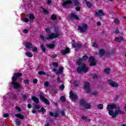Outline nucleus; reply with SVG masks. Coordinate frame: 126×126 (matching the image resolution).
Wrapping results in <instances>:
<instances>
[{"instance_id": "obj_1", "label": "nucleus", "mask_w": 126, "mask_h": 126, "mask_svg": "<svg viewBox=\"0 0 126 126\" xmlns=\"http://www.w3.org/2000/svg\"><path fill=\"white\" fill-rule=\"evenodd\" d=\"M107 109L109 115L111 116L113 119H116L118 116L117 115H123L124 114V112L122 111L121 108L117 107V105L115 104L107 105Z\"/></svg>"}, {"instance_id": "obj_2", "label": "nucleus", "mask_w": 126, "mask_h": 126, "mask_svg": "<svg viewBox=\"0 0 126 126\" xmlns=\"http://www.w3.org/2000/svg\"><path fill=\"white\" fill-rule=\"evenodd\" d=\"M23 75L22 73L16 72L14 74V75L12 77V82H11V85L15 89H17L18 92L20 91V88H21V84L17 82L18 77H21Z\"/></svg>"}, {"instance_id": "obj_3", "label": "nucleus", "mask_w": 126, "mask_h": 126, "mask_svg": "<svg viewBox=\"0 0 126 126\" xmlns=\"http://www.w3.org/2000/svg\"><path fill=\"white\" fill-rule=\"evenodd\" d=\"M45 32L48 35V37L46 38V40H53V39H57V38H59L60 36H61V33L59 32L57 33H51V29L49 28H46L45 29Z\"/></svg>"}, {"instance_id": "obj_4", "label": "nucleus", "mask_w": 126, "mask_h": 126, "mask_svg": "<svg viewBox=\"0 0 126 126\" xmlns=\"http://www.w3.org/2000/svg\"><path fill=\"white\" fill-rule=\"evenodd\" d=\"M77 63L79 66L77 68V72L82 74V72H88L89 69L86 66V64L83 63L77 62Z\"/></svg>"}, {"instance_id": "obj_5", "label": "nucleus", "mask_w": 126, "mask_h": 126, "mask_svg": "<svg viewBox=\"0 0 126 126\" xmlns=\"http://www.w3.org/2000/svg\"><path fill=\"white\" fill-rule=\"evenodd\" d=\"M88 29V25L86 24H82V26H79L78 27V30L80 31L81 33H85Z\"/></svg>"}, {"instance_id": "obj_6", "label": "nucleus", "mask_w": 126, "mask_h": 126, "mask_svg": "<svg viewBox=\"0 0 126 126\" xmlns=\"http://www.w3.org/2000/svg\"><path fill=\"white\" fill-rule=\"evenodd\" d=\"M39 98H40L41 101H42V102L45 103V104H46V105H50V101H49V100L48 99H47V98H46V97H45L43 92L40 93L39 94Z\"/></svg>"}, {"instance_id": "obj_7", "label": "nucleus", "mask_w": 126, "mask_h": 126, "mask_svg": "<svg viewBox=\"0 0 126 126\" xmlns=\"http://www.w3.org/2000/svg\"><path fill=\"white\" fill-rule=\"evenodd\" d=\"M72 41L74 43H72V47H73V48H75L76 50H79V49H81L83 47V45L81 43L75 42V40L74 39Z\"/></svg>"}, {"instance_id": "obj_8", "label": "nucleus", "mask_w": 126, "mask_h": 126, "mask_svg": "<svg viewBox=\"0 0 126 126\" xmlns=\"http://www.w3.org/2000/svg\"><path fill=\"white\" fill-rule=\"evenodd\" d=\"M89 63H90V66H95L97 64V62L95 61L94 57H90L89 58Z\"/></svg>"}, {"instance_id": "obj_9", "label": "nucleus", "mask_w": 126, "mask_h": 126, "mask_svg": "<svg viewBox=\"0 0 126 126\" xmlns=\"http://www.w3.org/2000/svg\"><path fill=\"white\" fill-rule=\"evenodd\" d=\"M84 88L86 90H87V93H90V92H91V89H90V87H91L90 83H89V82H84Z\"/></svg>"}, {"instance_id": "obj_10", "label": "nucleus", "mask_w": 126, "mask_h": 126, "mask_svg": "<svg viewBox=\"0 0 126 126\" xmlns=\"http://www.w3.org/2000/svg\"><path fill=\"white\" fill-rule=\"evenodd\" d=\"M63 67L60 66L59 68V70L57 69V68H53V71H54L56 74H61V73H63Z\"/></svg>"}, {"instance_id": "obj_11", "label": "nucleus", "mask_w": 126, "mask_h": 126, "mask_svg": "<svg viewBox=\"0 0 126 126\" xmlns=\"http://www.w3.org/2000/svg\"><path fill=\"white\" fill-rule=\"evenodd\" d=\"M74 5H75V9L77 11H80V3L78 0H72Z\"/></svg>"}, {"instance_id": "obj_12", "label": "nucleus", "mask_w": 126, "mask_h": 126, "mask_svg": "<svg viewBox=\"0 0 126 126\" xmlns=\"http://www.w3.org/2000/svg\"><path fill=\"white\" fill-rule=\"evenodd\" d=\"M94 13L95 16H96L97 17H99L100 19H102L101 15L102 16H105V13H104L103 10H99L98 12H95Z\"/></svg>"}, {"instance_id": "obj_13", "label": "nucleus", "mask_w": 126, "mask_h": 126, "mask_svg": "<svg viewBox=\"0 0 126 126\" xmlns=\"http://www.w3.org/2000/svg\"><path fill=\"white\" fill-rule=\"evenodd\" d=\"M68 17L69 19H75V20H79L80 19L77 14H74V13H70L68 15Z\"/></svg>"}, {"instance_id": "obj_14", "label": "nucleus", "mask_w": 126, "mask_h": 126, "mask_svg": "<svg viewBox=\"0 0 126 126\" xmlns=\"http://www.w3.org/2000/svg\"><path fill=\"white\" fill-rule=\"evenodd\" d=\"M107 82L110 86H112V87H114L115 88H117V87H119V85L118 83L113 82L112 80H108L107 81Z\"/></svg>"}, {"instance_id": "obj_15", "label": "nucleus", "mask_w": 126, "mask_h": 126, "mask_svg": "<svg viewBox=\"0 0 126 126\" xmlns=\"http://www.w3.org/2000/svg\"><path fill=\"white\" fill-rule=\"evenodd\" d=\"M61 53L62 55L65 56V55H66V54H69V53H70V49H69L68 47H66L64 50H61Z\"/></svg>"}, {"instance_id": "obj_16", "label": "nucleus", "mask_w": 126, "mask_h": 126, "mask_svg": "<svg viewBox=\"0 0 126 126\" xmlns=\"http://www.w3.org/2000/svg\"><path fill=\"white\" fill-rule=\"evenodd\" d=\"M88 60V56L87 55H84L82 58H79L77 63H82V62H85Z\"/></svg>"}, {"instance_id": "obj_17", "label": "nucleus", "mask_w": 126, "mask_h": 126, "mask_svg": "<svg viewBox=\"0 0 126 126\" xmlns=\"http://www.w3.org/2000/svg\"><path fill=\"white\" fill-rule=\"evenodd\" d=\"M115 41L116 42H121V41H122V42H126V39H125L123 36H119L115 37Z\"/></svg>"}, {"instance_id": "obj_18", "label": "nucleus", "mask_w": 126, "mask_h": 126, "mask_svg": "<svg viewBox=\"0 0 126 126\" xmlns=\"http://www.w3.org/2000/svg\"><path fill=\"white\" fill-rule=\"evenodd\" d=\"M70 97L73 100H76L77 99V96H76V94H75L72 91H71L69 93Z\"/></svg>"}, {"instance_id": "obj_19", "label": "nucleus", "mask_w": 126, "mask_h": 126, "mask_svg": "<svg viewBox=\"0 0 126 126\" xmlns=\"http://www.w3.org/2000/svg\"><path fill=\"white\" fill-rule=\"evenodd\" d=\"M49 115L51 117H54V118H59V112L56 111L53 113V112H49Z\"/></svg>"}, {"instance_id": "obj_20", "label": "nucleus", "mask_w": 126, "mask_h": 126, "mask_svg": "<svg viewBox=\"0 0 126 126\" xmlns=\"http://www.w3.org/2000/svg\"><path fill=\"white\" fill-rule=\"evenodd\" d=\"M25 47L27 49H32L33 48V44L30 42H26L25 43Z\"/></svg>"}, {"instance_id": "obj_21", "label": "nucleus", "mask_w": 126, "mask_h": 126, "mask_svg": "<svg viewBox=\"0 0 126 126\" xmlns=\"http://www.w3.org/2000/svg\"><path fill=\"white\" fill-rule=\"evenodd\" d=\"M32 101H33L35 104H39V98L35 96H32Z\"/></svg>"}, {"instance_id": "obj_22", "label": "nucleus", "mask_w": 126, "mask_h": 126, "mask_svg": "<svg viewBox=\"0 0 126 126\" xmlns=\"http://www.w3.org/2000/svg\"><path fill=\"white\" fill-rule=\"evenodd\" d=\"M79 104L81 106H84L86 104V101L84 100V98H82L79 101Z\"/></svg>"}, {"instance_id": "obj_23", "label": "nucleus", "mask_w": 126, "mask_h": 126, "mask_svg": "<svg viewBox=\"0 0 126 126\" xmlns=\"http://www.w3.org/2000/svg\"><path fill=\"white\" fill-rule=\"evenodd\" d=\"M15 116L17 118H19V119H20V120H24V116H23V115H22L21 114H15Z\"/></svg>"}, {"instance_id": "obj_24", "label": "nucleus", "mask_w": 126, "mask_h": 126, "mask_svg": "<svg viewBox=\"0 0 126 126\" xmlns=\"http://www.w3.org/2000/svg\"><path fill=\"white\" fill-rule=\"evenodd\" d=\"M105 54H106V51H105L104 49H101L100 50H99V55H100V56H104Z\"/></svg>"}, {"instance_id": "obj_25", "label": "nucleus", "mask_w": 126, "mask_h": 126, "mask_svg": "<svg viewBox=\"0 0 126 126\" xmlns=\"http://www.w3.org/2000/svg\"><path fill=\"white\" fill-rule=\"evenodd\" d=\"M114 22L116 25H119L121 24V21L118 18H115L114 20Z\"/></svg>"}, {"instance_id": "obj_26", "label": "nucleus", "mask_w": 126, "mask_h": 126, "mask_svg": "<svg viewBox=\"0 0 126 126\" xmlns=\"http://www.w3.org/2000/svg\"><path fill=\"white\" fill-rule=\"evenodd\" d=\"M25 54L27 55V57H28V58H32V57H33V54H32L30 52H27Z\"/></svg>"}, {"instance_id": "obj_27", "label": "nucleus", "mask_w": 126, "mask_h": 126, "mask_svg": "<svg viewBox=\"0 0 126 126\" xmlns=\"http://www.w3.org/2000/svg\"><path fill=\"white\" fill-rule=\"evenodd\" d=\"M57 16H56L55 14H53L51 16V19L53 21L57 20Z\"/></svg>"}, {"instance_id": "obj_28", "label": "nucleus", "mask_w": 126, "mask_h": 126, "mask_svg": "<svg viewBox=\"0 0 126 126\" xmlns=\"http://www.w3.org/2000/svg\"><path fill=\"white\" fill-rule=\"evenodd\" d=\"M104 71L105 73H106V74H109L111 72V69H110V68H106L104 69Z\"/></svg>"}, {"instance_id": "obj_29", "label": "nucleus", "mask_w": 126, "mask_h": 126, "mask_svg": "<svg viewBox=\"0 0 126 126\" xmlns=\"http://www.w3.org/2000/svg\"><path fill=\"white\" fill-rule=\"evenodd\" d=\"M85 109H91V105L89 103H86L84 105Z\"/></svg>"}, {"instance_id": "obj_30", "label": "nucleus", "mask_w": 126, "mask_h": 126, "mask_svg": "<svg viewBox=\"0 0 126 126\" xmlns=\"http://www.w3.org/2000/svg\"><path fill=\"white\" fill-rule=\"evenodd\" d=\"M55 44H47V46L48 47V48H50V49H54L55 47Z\"/></svg>"}, {"instance_id": "obj_31", "label": "nucleus", "mask_w": 126, "mask_h": 126, "mask_svg": "<svg viewBox=\"0 0 126 126\" xmlns=\"http://www.w3.org/2000/svg\"><path fill=\"white\" fill-rule=\"evenodd\" d=\"M37 112L39 113H46V109L44 107H41L40 110H37Z\"/></svg>"}, {"instance_id": "obj_32", "label": "nucleus", "mask_w": 126, "mask_h": 126, "mask_svg": "<svg viewBox=\"0 0 126 126\" xmlns=\"http://www.w3.org/2000/svg\"><path fill=\"white\" fill-rule=\"evenodd\" d=\"M73 84L75 87H77L79 86V82L78 81H74Z\"/></svg>"}, {"instance_id": "obj_33", "label": "nucleus", "mask_w": 126, "mask_h": 126, "mask_svg": "<svg viewBox=\"0 0 126 126\" xmlns=\"http://www.w3.org/2000/svg\"><path fill=\"white\" fill-rule=\"evenodd\" d=\"M97 108L99 110H103V109H104V105H103V104H101V103L97 105Z\"/></svg>"}, {"instance_id": "obj_34", "label": "nucleus", "mask_w": 126, "mask_h": 126, "mask_svg": "<svg viewBox=\"0 0 126 126\" xmlns=\"http://www.w3.org/2000/svg\"><path fill=\"white\" fill-rule=\"evenodd\" d=\"M86 4L87 6H88V7L90 8L91 7V6H92V3L90 2V1H86Z\"/></svg>"}, {"instance_id": "obj_35", "label": "nucleus", "mask_w": 126, "mask_h": 126, "mask_svg": "<svg viewBox=\"0 0 126 126\" xmlns=\"http://www.w3.org/2000/svg\"><path fill=\"white\" fill-rule=\"evenodd\" d=\"M60 100L63 103H64V102H66V99H65V97H64L63 96H61Z\"/></svg>"}, {"instance_id": "obj_36", "label": "nucleus", "mask_w": 126, "mask_h": 126, "mask_svg": "<svg viewBox=\"0 0 126 126\" xmlns=\"http://www.w3.org/2000/svg\"><path fill=\"white\" fill-rule=\"evenodd\" d=\"M15 123L17 124V126H20L21 125V121L19 119H16Z\"/></svg>"}, {"instance_id": "obj_37", "label": "nucleus", "mask_w": 126, "mask_h": 126, "mask_svg": "<svg viewBox=\"0 0 126 126\" xmlns=\"http://www.w3.org/2000/svg\"><path fill=\"white\" fill-rule=\"evenodd\" d=\"M40 48L41 50L43 52V53H46V47L44 46L43 45H41Z\"/></svg>"}, {"instance_id": "obj_38", "label": "nucleus", "mask_w": 126, "mask_h": 126, "mask_svg": "<svg viewBox=\"0 0 126 126\" xmlns=\"http://www.w3.org/2000/svg\"><path fill=\"white\" fill-rule=\"evenodd\" d=\"M29 16L30 19H32V20L35 19V16H34V15H33L32 14H30L29 15Z\"/></svg>"}, {"instance_id": "obj_39", "label": "nucleus", "mask_w": 126, "mask_h": 126, "mask_svg": "<svg viewBox=\"0 0 126 126\" xmlns=\"http://www.w3.org/2000/svg\"><path fill=\"white\" fill-rule=\"evenodd\" d=\"M34 109H36V110H39V109H41V106L39 104H35Z\"/></svg>"}, {"instance_id": "obj_40", "label": "nucleus", "mask_w": 126, "mask_h": 126, "mask_svg": "<svg viewBox=\"0 0 126 126\" xmlns=\"http://www.w3.org/2000/svg\"><path fill=\"white\" fill-rule=\"evenodd\" d=\"M22 95L23 100H24V101H25V100H27V98H28V97L26 94H22Z\"/></svg>"}, {"instance_id": "obj_41", "label": "nucleus", "mask_w": 126, "mask_h": 126, "mask_svg": "<svg viewBox=\"0 0 126 126\" xmlns=\"http://www.w3.org/2000/svg\"><path fill=\"white\" fill-rule=\"evenodd\" d=\"M52 65L54 67H58V66H59V63L56 62H53L52 63Z\"/></svg>"}, {"instance_id": "obj_42", "label": "nucleus", "mask_w": 126, "mask_h": 126, "mask_svg": "<svg viewBox=\"0 0 126 126\" xmlns=\"http://www.w3.org/2000/svg\"><path fill=\"white\" fill-rule=\"evenodd\" d=\"M38 74H39V75H45L46 74V72L40 71L38 72Z\"/></svg>"}, {"instance_id": "obj_43", "label": "nucleus", "mask_w": 126, "mask_h": 126, "mask_svg": "<svg viewBox=\"0 0 126 126\" xmlns=\"http://www.w3.org/2000/svg\"><path fill=\"white\" fill-rule=\"evenodd\" d=\"M24 83L25 84H29V79H25L24 80Z\"/></svg>"}, {"instance_id": "obj_44", "label": "nucleus", "mask_w": 126, "mask_h": 126, "mask_svg": "<svg viewBox=\"0 0 126 126\" xmlns=\"http://www.w3.org/2000/svg\"><path fill=\"white\" fill-rule=\"evenodd\" d=\"M87 119H88V117L87 116H82V120H83V121H87Z\"/></svg>"}, {"instance_id": "obj_45", "label": "nucleus", "mask_w": 126, "mask_h": 126, "mask_svg": "<svg viewBox=\"0 0 126 126\" xmlns=\"http://www.w3.org/2000/svg\"><path fill=\"white\" fill-rule=\"evenodd\" d=\"M40 38L43 41H46V40H47V39L45 38V37H44V35H40Z\"/></svg>"}, {"instance_id": "obj_46", "label": "nucleus", "mask_w": 126, "mask_h": 126, "mask_svg": "<svg viewBox=\"0 0 126 126\" xmlns=\"http://www.w3.org/2000/svg\"><path fill=\"white\" fill-rule=\"evenodd\" d=\"M59 88L61 90H63V89H64V85L63 84L60 86Z\"/></svg>"}, {"instance_id": "obj_47", "label": "nucleus", "mask_w": 126, "mask_h": 126, "mask_svg": "<svg viewBox=\"0 0 126 126\" xmlns=\"http://www.w3.org/2000/svg\"><path fill=\"white\" fill-rule=\"evenodd\" d=\"M32 82L33 84H37L38 83V80L37 79H34L33 80Z\"/></svg>"}, {"instance_id": "obj_48", "label": "nucleus", "mask_w": 126, "mask_h": 126, "mask_svg": "<svg viewBox=\"0 0 126 126\" xmlns=\"http://www.w3.org/2000/svg\"><path fill=\"white\" fill-rule=\"evenodd\" d=\"M93 47H94V48H98V44L96 43V42L93 43Z\"/></svg>"}, {"instance_id": "obj_49", "label": "nucleus", "mask_w": 126, "mask_h": 126, "mask_svg": "<svg viewBox=\"0 0 126 126\" xmlns=\"http://www.w3.org/2000/svg\"><path fill=\"white\" fill-rule=\"evenodd\" d=\"M42 9L43 10V11L44 13H49L48 10H47L45 8H43V7L42 8Z\"/></svg>"}, {"instance_id": "obj_50", "label": "nucleus", "mask_w": 126, "mask_h": 126, "mask_svg": "<svg viewBox=\"0 0 126 126\" xmlns=\"http://www.w3.org/2000/svg\"><path fill=\"white\" fill-rule=\"evenodd\" d=\"M8 117H9V115H8V114L7 113L4 114L3 118H8Z\"/></svg>"}, {"instance_id": "obj_51", "label": "nucleus", "mask_w": 126, "mask_h": 126, "mask_svg": "<svg viewBox=\"0 0 126 126\" xmlns=\"http://www.w3.org/2000/svg\"><path fill=\"white\" fill-rule=\"evenodd\" d=\"M16 110H17L18 112H21V109H20V107H19V106H16Z\"/></svg>"}, {"instance_id": "obj_52", "label": "nucleus", "mask_w": 126, "mask_h": 126, "mask_svg": "<svg viewBox=\"0 0 126 126\" xmlns=\"http://www.w3.org/2000/svg\"><path fill=\"white\" fill-rule=\"evenodd\" d=\"M47 4H52V0H48L47 1Z\"/></svg>"}, {"instance_id": "obj_53", "label": "nucleus", "mask_w": 126, "mask_h": 126, "mask_svg": "<svg viewBox=\"0 0 126 126\" xmlns=\"http://www.w3.org/2000/svg\"><path fill=\"white\" fill-rule=\"evenodd\" d=\"M24 22H26V23L29 22V19L25 18V19H24Z\"/></svg>"}, {"instance_id": "obj_54", "label": "nucleus", "mask_w": 126, "mask_h": 126, "mask_svg": "<svg viewBox=\"0 0 126 126\" xmlns=\"http://www.w3.org/2000/svg\"><path fill=\"white\" fill-rule=\"evenodd\" d=\"M32 52H37V51H38V48L35 47V48H32Z\"/></svg>"}, {"instance_id": "obj_55", "label": "nucleus", "mask_w": 126, "mask_h": 126, "mask_svg": "<svg viewBox=\"0 0 126 126\" xmlns=\"http://www.w3.org/2000/svg\"><path fill=\"white\" fill-rule=\"evenodd\" d=\"M23 32L25 34H27V33H28V30L24 29Z\"/></svg>"}, {"instance_id": "obj_56", "label": "nucleus", "mask_w": 126, "mask_h": 126, "mask_svg": "<svg viewBox=\"0 0 126 126\" xmlns=\"http://www.w3.org/2000/svg\"><path fill=\"white\" fill-rule=\"evenodd\" d=\"M115 34H119L120 33V31H119V29H117L115 31Z\"/></svg>"}, {"instance_id": "obj_57", "label": "nucleus", "mask_w": 126, "mask_h": 126, "mask_svg": "<svg viewBox=\"0 0 126 126\" xmlns=\"http://www.w3.org/2000/svg\"><path fill=\"white\" fill-rule=\"evenodd\" d=\"M49 82H46L44 83L45 86H49Z\"/></svg>"}, {"instance_id": "obj_58", "label": "nucleus", "mask_w": 126, "mask_h": 126, "mask_svg": "<svg viewBox=\"0 0 126 126\" xmlns=\"http://www.w3.org/2000/svg\"><path fill=\"white\" fill-rule=\"evenodd\" d=\"M98 94V93L96 92H94L92 93V95H94V96H96Z\"/></svg>"}, {"instance_id": "obj_59", "label": "nucleus", "mask_w": 126, "mask_h": 126, "mask_svg": "<svg viewBox=\"0 0 126 126\" xmlns=\"http://www.w3.org/2000/svg\"><path fill=\"white\" fill-rule=\"evenodd\" d=\"M93 79H96V78H98V75H94L93 76Z\"/></svg>"}, {"instance_id": "obj_60", "label": "nucleus", "mask_w": 126, "mask_h": 126, "mask_svg": "<svg viewBox=\"0 0 126 126\" xmlns=\"http://www.w3.org/2000/svg\"><path fill=\"white\" fill-rule=\"evenodd\" d=\"M57 81L58 82H62V80H61V78L60 77L57 78Z\"/></svg>"}, {"instance_id": "obj_61", "label": "nucleus", "mask_w": 126, "mask_h": 126, "mask_svg": "<svg viewBox=\"0 0 126 126\" xmlns=\"http://www.w3.org/2000/svg\"><path fill=\"white\" fill-rule=\"evenodd\" d=\"M28 108L29 109H31V108H32V105H31V104H28Z\"/></svg>"}, {"instance_id": "obj_62", "label": "nucleus", "mask_w": 126, "mask_h": 126, "mask_svg": "<svg viewBox=\"0 0 126 126\" xmlns=\"http://www.w3.org/2000/svg\"><path fill=\"white\" fill-rule=\"evenodd\" d=\"M57 57H58V55H57L56 54H54L52 55L53 59H55V58H57Z\"/></svg>"}, {"instance_id": "obj_63", "label": "nucleus", "mask_w": 126, "mask_h": 126, "mask_svg": "<svg viewBox=\"0 0 126 126\" xmlns=\"http://www.w3.org/2000/svg\"><path fill=\"white\" fill-rule=\"evenodd\" d=\"M61 115H62V116H65V114L64 113V111H62L61 112Z\"/></svg>"}, {"instance_id": "obj_64", "label": "nucleus", "mask_w": 126, "mask_h": 126, "mask_svg": "<svg viewBox=\"0 0 126 126\" xmlns=\"http://www.w3.org/2000/svg\"><path fill=\"white\" fill-rule=\"evenodd\" d=\"M96 24H97V26H101V23H100V22H97V23H96Z\"/></svg>"}]
</instances>
